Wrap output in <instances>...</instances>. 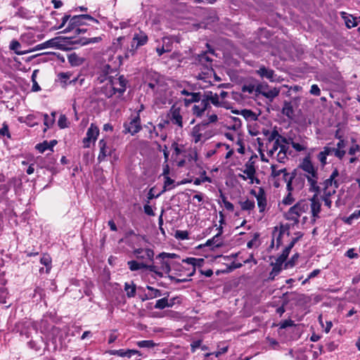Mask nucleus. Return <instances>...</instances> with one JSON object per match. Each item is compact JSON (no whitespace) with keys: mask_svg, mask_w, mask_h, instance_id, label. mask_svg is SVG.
I'll return each instance as SVG.
<instances>
[{"mask_svg":"<svg viewBox=\"0 0 360 360\" xmlns=\"http://www.w3.org/2000/svg\"><path fill=\"white\" fill-rule=\"evenodd\" d=\"M86 20H91L95 23H99L97 19L89 14L75 15L73 16H71L70 14H65L62 18L60 24L56 27L55 29L59 30L64 27L65 24L68 22L67 27L62 32L63 33H68L79 27L81 25H85Z\"/></svg>","mask_w":360,"mask_h":360,"instance_id":"1","label":"nucleus"},{"mask_svg":"<svg viewBox=\"0 0 360 360\" xmlns=\"http://www.w3.org/2000/svg\"><path fill=\"white\" fill-rule=\"evenodd\" d=\"M149 272L153 273L152 277L162 278L165 274H169L171 271V261H167L161 253L154 257L152 261H149Z\"/></svg>","mask_w":360,"mask_h":360,"instance_id":"2","label":"nucleus"},{"mask_svg":"<svg viewBox=\"0 0 360 360\" xmlns=\"http://www.w3.org/2000/svg\"><path fill=\"white\" fill-rule=\"evenodd\" d=\"M299 167L306 172L304 177L307 178L309 184V190H316L319 191L318 169L313 165L309 158H304Z\"/></svg>","mask_w":360,"mask_h":360,"instance_id":"3","label":"nucleus"},{"mask_svg":"<svg viewBox=\"0 0 360 360\" xmlns=\"http://www.w3.org/2000/svg\"><path fill=\"white\" fill-rule=\"evenodd\" d=\"M148 41V35L143 32L142 30H139V32H136L134 34L132 38V41L131 42V48L127 50L125 53L126 58H129L130 56H133L136 54V50L145 44H147Z\"/></svg>","mask_w":360,"mask_h":360,"instance_id":"4","label":"nucleus"},{"mask_svg":"<svg viewBox=\"0 0 360 360\" xmlns=\"http://www.w3.org/2000/svg\"><path fill=\"white\" fill-rule=\"evenodd\" d=\"M111 90L110 91L108 97H112L115 94H119V96L123 95L127 89L128 80L124 75H120L117 78H111L110 79Z\"/></svg>","mask_w":360,"mask_h":360,"instance_id":"5","label":"nucleus"},{"mask_svg":"<svg viewBox=\"0 0 360 360\" xmlns=\"http://www.w3.org/2000/svg\"><path fill=\"white\" fill-rule=\"evenodd\" d=\"M123 128L124 134H130L134 136L139 133L142 129L140 115L136 113L135 115H131L129 121L124 122Z\"/></svg>","mask_w":360,"mask_h":360,"instance_id":"6","label":"nucleus"},{"mask_svg":"<svg viewBox=\"0 0 360 360\" xmlns=\"http://www.w3.org/2000/svg\"><path fill=\"white\" fill-rule=\"evenodd\" d=\"M31 330H35L37 333V323L27 320L16 323L13 328V331L18 333L20 336H25L27 338L30 337Z\"/></svg>","mask_w":360,"mask_h":360,"instance_id":"7","label":"nucleus"},{"mask_svg":"<svg viewBox=\"0 0 360 360\" xmlns=\"http://www.w3.org/2000/svg\"><path fill=\"white\" fill-rule=\"evenodd\" d=\"M67 37H56L54 38H52L44 43L39 44L36 45L34 47H33L31 51H36L38 50H41L47 48H61L63 45H71V44L66 41L65 39Z\"/></svg>","mask_w":360,"mask_h":360,"instance_id":"8","label":"nucleus"},{"mask_svg":"<svg viewBox=\"0 0 360 360\" xmlns=\"http://www.w3.org/2000/svg\"><path fill=\"white\" fill-rule=\"evenodd\" d=\"M37 164L40 168H45L50 171L53 174L58 172L55 167L57 159L52 154H47L45 157H37Z\"/></svg>","mask_w":360,"mask_h":360,"instance_id":"9","label":"nucleus"},{"mask_svg":"<svg viewBox=\"0 0 360 360\" xmlns=\"http://www.w3.org/2000/svg\"><path fill=\"white\" fill-rule=\"evenodd\" d=\"M47 343L51 342L53 346V349L56 350L58 345H62V332L61 330L58 328H52V330L48 332L46 335Z\"/></svg>","mask_w":360,"mask_h":360,"instance_id":"10","label":"nucleus"},{"mask_svg":"<svg viewBox=\"0 0 360 360\" xmlns=\"http://www.w3.org/2000/svg\"><path fill=\"white\" fill-rule=\"evenodd\" d=\"M48 344L41 336L38 335L35 339H32L27 342L29 348L37 352L44 351L47 348Z\"/></svg>","mask_w":360,"mask_h":360,"instance_id":"11","label":"nucleus"},{"mask_svg":"<svg viewBox=\"0 0 360 360\" xmlns=\"http://www.w3.org/2000/svg\"><path fill=\"white\" fill-rule=\"evenodd\" d=\"M66 41L71 44V45L84 46L91 43H96L101 40V37L86 38V37H69L65 39Z\"/></svg>","mask_w":360,"mask_h":360,"instance_id":"12","label":"nucleus"},{"mask_svg":"<svg viewBox=\"0 0 360 360\" xmlns=\"http://www.w3.org/2000/svg\"><path fill=\"white\" fill-rule=\"evenodd\" d=\"M99 134V129L97 126L91 123L89 128L87 129L86 137L83 139L84 147H89L91 141H95Z\"/></svg>","mask_w":360,"mask_h":360,"instance_id":"13","label":"nucleus"},{"mask_svg":"<svg viewBox=\"0 0 360 360\" xmlns=\"http://www.w3.org/2000/svg\"><path fill=\"white\" fill-rule=\"evenodd\" d=\"M256 199L259 212H264L267 205V199L265 191L262 187L259 188Z\"/></svg>","mask_w":360,"mask_h":360,"instance_id":"14","label":"nucleus"},{"mask_svg":"<svg viewBox=\"0 0 360 360\" xmlns=\"http://www.w3.org/2000/svg\"><path fill=\"white\" fill-rule=\"evenodd\" d=\"M256 73L262 78H266L270 82L276 81V75L274 70L266 68L264 65H262L258 70H256Z\"/></svg>","mask_w":360,"mask_h":360,"instance_id":"15","label":"nucleus"},{"mask_svg":"<svg viewBox=\"0 0 360 360\" xmlns=\"http://www.w3.org/2000/svg\"><path fill=\"white\" fill-rule=\"evenodd\" d=\"M170 120L174 124H176L180 128L183 127V117L181 115L180 108L172 106L170 109Z\"/></svg>","mask_w":360,"mask_h":360,"instance_id":"16","label":"nucleus"},{"mask_svg":"<svg viewBox=\"0 0 360 360\" xmlns=\"http://www.w3.org/2000/svg\"><path fill=\"white\" fill-rule=\"evenodd\" d=\"M204 103L210 104L211 102L214 105L217 107L221 106L219 101V95L217 94H213L210 91H205L203 98L201 100Z\"/></svg>","mask_w":360,"mask_h":360,"instance_id":"17","label":"nucleus"},{"mask_svg":"<svg viewBox=\"0 0 360 360\" xmlns=\"http://www.w3.org/2000/svg\"><path fill=\"white\" fill-rule=\"evenodd\" d=\"M98 146L100 148V153L98 156V160L99 162H101L103 161L107 156L111 155V150L107 146V143L104 139L99 141Z\"/></svg>","mask_w":360,"mask_h":360,"instance_id":"18","label":"nucleus"},{"mask_svg":"<svg viewBox=\"0 0 360 360\" xmlns=\"http://www.w3.org/2000/svg\"><path fill=\"white\" fill-rule=\"evenodd\" d=\"M127 266L131 271H136L141 269L149 271V264L146 262H139L136 260H130L127 262Z\"/></svg>","mask_w":360,"mask_h":360,"instance_id":"19","label":"nucleus"},{"mask_svg":"<svg viewBox=\"0 0 360 360\" xmlns=\"http://www.w3.org/2000/svg\"><path fill=\"white\" fill-rule=\"evenodd\" d=\"M199 63L204 66L205 70L207 71H213L212 68V59L208 56L207 52H202L198 55Z\"/></svg>","mask_w":360,"mask_h":360,"instance_id":"20","label":"nucleus"},{"mask_svg":"<svg viewBox=\"0 0 360 360\" xmlns=\"http://www.w3.org/2000/svg\"><path fill=\"white\" fill-rule=\"evenodd\" d=\"M308 210V205L304 200H300L295 205L290 207V212L295 213L298 217L301 214L305 212Z\"/></svg>","mask_w":360,"mask_h":360,"instance_id":"21","label":"nucleus"},{"mask_svg":"<svg viewBox=\"0 0 360 360\" xmlns=\"http://www.w3.org/2000/svg\"><path fill=\"white\" fill-rule=\"evenodd\" d=\"M284 263L283 261L278 260L276 259V262H271V265L273 266L271 271L269 273L268 279L269 281H274L275 277L279 274L282 270V265Z\"/></svg>","mask_w":360,"mask_h":360,"instance_id":"22","label":"nucleus"},{"mask_svg":"<svg viewBox=\"0 0 360 360\" xmlns=\"http://www.w3.org/2000/svg\"><path fill=\"white\" fill-rule=\"evenodd\" d=\"M134 256L137 259L141 254L145 253L146 258L148 261H152L154 259L155 252L150 248H136L132 252Z\"/></svg>","mask_w":360,"mask_h":360,"instance_id":"23","label":"nucleus"},{"mask_svg":"<svg viewBox=\"0 0 360 360\" xmlns=\"http://www.w3.org/2000/svg\"><path fill=\"white\" fill-rule=\"evenodd\" d=\"M183 262L193 266V271L188 274L189 276H191L195 272V266H202L205 262V259L202 258L187 257L186 259H183Z\"/></svg>","mask_w":360,"mask_h":360,"instance_id":"24","label":"nucleus"},{"mask_svg":"<svg viewBox=\"0 0 360 360\" xmlns=\"http://www.w3.org/2000/svg\"><path fill=\"white\" fill-rule=\"evenodd\" d=\"M245 169L243 171L245 174L248 179H250V183H253L254 176L256 174V169L255 167V162L251 161V159L248 161L245 165Z\"/></svg>","mask_w":360,"mask_h":360,"instance_id":"25","label":"nucleus"},{"mask_svg":"<svg viewBox=\"0 0 360 360\" xmlns=\"http://www.w3.org/2000/svg\"><path fill=\"white\" fill-rule=\"evenodd\" d=\"M211 108L210 104L204 103L202 101L199 105H194L192 108L193 114L198 117L202 116L204 112Z\"/></svg>","mask_w":360,"mask_h":360,"instance_id":"26","label":"nucleus"},{"mask_svg":"<svg viewBox=\"0 0 360 360\" xmlns=\"http://www.w3.org/2000/svg\"><path fill=\"white\" fill-rule=\"evenodd\" d=\"M20 48H21V44H20V42L18 41L13 39L11 41L10 45H9V49L11 51H13L15 54L21 56V55H24V54L32 52L31 49L22 51V50H20Z\"/></svg>","mask_w":360,"mask_h":360,"instance_id":"27","label":"nucleus"},{"mask_svg":"<svg viewBox=\"0 0 360 360\" xmlns=\"http://www.w3.org/2000/svg\"><path fill=\"white\" fill-rule=\"evenodd\" d=\"M6 283V281L4 276L0 274V302L1 303H6V297L7 295L6 288H5Z\"/></svg>","mask_w":360,"mask_h":360,"instance_id":"28","label":"nucleus"},{"mask_svg":"<svg viewBox=\"0 0 360 360\" xmlns=\"http://www.w3.org/2000/svg\"><path fill=\"white\" fill-rule=\"evenodd\" d=\"M124 291L126 292V295L129 298L134 297L136 295V286L134 283V281H131V283L126 282L124 286Z\"/></svg>","mask_w":360,"mask_h":360,"instance_id":"29","label":"nucleus"},{"mask_svg":"<svg viewBox=\"0 0 360 360\" xmlns=\"http://www.w3.org/2000/svg\"><path fill=\"white\" fill-rule=\"evenodd\" d=\"M223 240L221 237H219L217 235L214 236L212 238L208 239L203 246H212L214 248H221L223 246Z\"/></svg>","mask_w":360,"mask_h":360,"instance_id":"30","label":"nucleus"},{"mask_svg":"<svg viewBox=\"0 0 360 360\" xmlns=\"http://www.w3.org/2000/svg\"><path fill=\"white\" fill-rule=\"evenodd\" d=\"M40 331L42 334L46 335L48 332L52 330V328L56 326L51 325L49 321L46 319H42L39 323Z\"/></svg>","mask_w":360,"mask_h":360,"instance_id":"31","label":"nucleus"},{"mask_svg":"<svg viewBox=\"0 0 360 360\" xmlns=\"http://www.w3.org/2000/svg\"><path fill=\"white\" fill-rule=\"evenodd\" d=\"M68 59L72 66H79L82 65L84 61L83 58L78 56L75 53L69 54Z\"/></svg>","mask_w":360,"mask_h":360,"instance_id":"32","label":"nucleus"},{"mask_svg":"<svg viewBox=\"0 0 360 360\" xmlns=\"http://www.w3.org/2000/svg\"><path fill=\"white\" fill-rule=\"evenodd\" d=\"M281 112L284 115L292 119L294 115V110L291 103L285 101Z\"/></svg>","mask_w":360,"mask_h":360,"instance_id":"33","label":"nucleus"},{"mask_svg":"<svg viewBox=\"0 0 360 360\" xmlns=\"http://www.w3.org/2000/svg\"><path fill=\"white\" fill-rule=\"evenodd\" d=\"M239 204H240L241 210L243 211L250 212V211L253 210L255 207V203L253 200H251L247 199L246 200H245L243 202L240 201Z\"/></svg>","mask_w":360,"mask_h":360,"instance_id":"34","label":"nucleus"},{"mask_svg":"<svg viewBox=\"0 0 360 360\" xmlns=\"http://www.w3.org/2000/svg\"><path fill=\"white\" fill-rule=\"evenodd\" d=\"M146 288L148 290V293L146 294V299H153L159 297L162 295V292L159 289L154 288L150 285H147Z\"/></svg>","mask_w":360,"mask_h":360,"instance_id":"35","label":"nucleus"},{"mask_svg":"<svg viewBox=\"0 0 360 360\" xmlns=\"http://www.w3.org/2000/svg\"><path fill=\"white\" fill-rule=\"evenodd\" d=\"M279 89H277L276 88H273L272 89L266 91L264 90V92H262V96L265 98H268L270 102H272L273 100L278 96L279 94Z\"/></svg>","mask_w":360,"mask_h":360,"instance_id":"36","label":"nucleus"},{"mask_svg":"<svg viewBox=\"0 0 360 360\" xmlns=\"http://www.w3.org/2000/svg\"><path fill=\"white\" fill-rule=\"evenodd\" d=\"M154 307L158 309H164L166 307H172V304H168L167 297H163L156 301Z\"/></svg>","mask_w":360,"mask_h":360,"instance_id":"37","label":"nucleus"},{"mask_svg":"<svg viewBox=\"0 0 360 360\" xmlns=\"http://www.w3.org/2000/svg\"><path fill=\"white\" fill-rule=\"evenodd\" d=\"M323 195L321 197L322 200L324 202V204L326 207L330 208L331 207V200H330V197L335 193V190L333 189L332 191H323Z\"/></svg>","mask_w":360,"mask_h":360,"instance_id":"38","label":"nucleus"},{"mask_svg":"<svg viewBox=\"0 0 360 360\" xmlns=\"http://www.w3.org/2000/svg\"><path fill=\"white\" fill-rule=\"evenodd\" d=\"M136 345L141 348L152 349L158 345L153 340H141L137 342Z\"/></svg>","mask_w":360,"mask_h":360,"instance_id":"39","label":"nucleus"},{"mask_svg":"<svg viewBox=\"0 0 360 360\" xmlns=\"http://www.w3.org/2000/svg\"><path fill=\"white\" fill-rule=\"evenodd\" d=\"M245 120L255 121L257 119V115L251 110L244 109L240 113Z\"/></svg>","mask_w":360,"mask_h":360,"instance_id":"40","label":"nucleus"},{"mask_svg":"<svg viewBox=\"0 0 360 360\" xmlns=\"http://www.w3.org/2000/svg\"><path fill=\"white\" fill-rule=\"evenodd\" d=\"M360 218V210L354 211L352 214L349 217L343 219V221L349 225H351L354 219H358Z\"/></svg>","mask_w":360,"mask_h":360,"instance_id":"41","label":"nucleus"},{"mask_svg":"<svg viewBox=\"0 0 360 360\" xmlns=\"http://www.w3.org/2000/svg\"><path fill=\"white\" fill-rule=\"evenodd\" d=\"M321 202H314L311 203V212L312 214V217H319V214L321 212Z\"/></svg>","mask_w":360,"mask_h":360,"instance_id":"42","label":"nucleus"},{"mask_svg":"<svg viewBox=\"0 0 360 360\" xmlns=\"http://www.w3.org/2000/svg\"><path fill=\"white\" fill-rule=\"evenodd\" d=\"M201 124L195 125L193 128L192 136L194 137L195 143H198L200 141L202 134L200 133Z\"/></svg>","mask_w":360,"mask_h":360,"instance_id":"43","label":"nucleus"},{"mask_svg":"<svg viewBox=\"0 0 360 360\" xmlns=\"http://www.w3.org/2000/svg\"><path fill=\"white\" fill-rule=\"evenodd\" d=\"M231 120L233 123V124L227 127L228 129L236 131L241 127V120L240 118L236 117H231Z\"/></svg>","mask_w":360,"mask_h":360,"instance_id":"44","label":"nucleus"},{"mask_svg":"<svg viewBox=\"0 0 360 360\" xmlns=\"http://www.w3.org/2000/svg\"><path fill=\"white\" fill-rule=\"evenodd\" d=\"M290 145L297 152L304 151L307 148L306 144L297 143L293 139L291 140Z\"/></svg>","mask_w":360,"mask_h":360,"instance_id":"45","label":"nucleus"},{"mask_svg":"<svg viewBox=\"0 0 360 360\" xmlns=\"http://www.w3.org/2000/svg\"><path fill=\"white\" fill-rule=\"evenodd\" d=\"M71 76H72V73H70V72H63L58 73V79L60 80V82L61 83L65 84V85L67 84L68 80L70 79Z\"/></svg>","mask_w":360,"mask_h":360,"instance_id":"46","label":"nucleus"},{"mask_svg":"<svg viewBox=\"0 0 360 360\" xmlns=\"http://www.w3.org/2000/svg\"><path fill=\"white\" fill-rule=\"evenodd\" d=\"M40 262L41 264L44 265L47 269H51V258L49 255L44 254L40 259Z\"/></svg>","mask_w":360,"mask_h":360,"instance_id":"47","label":"nucleus"},{"mask_svg":"<svg viewBox=\"0 0 360 360\" xmlns=\"http://www.w3.org/2000/svg\"><path fill=\"white\" fill-rule=\"evenodd\" d=\"M292 248L290 247V245L286 246L283 250L282 253L277 257L278 258V260L285 262L288 257V255Z\"/></svg>","mask_w":360,"mask_h":360,"instance_id":"48","label":"nucleus"},{"mask_svg":"<svg viewBox=\"0 0 360 360\" xmlns=\"http://www.w3.org/2000/svg\"><path fill=\"white\" fill-rule=\"evenodd\" d=\"M295 176H296V171L294 170V172L291 173V175L289 177V179L288 180L286 188H287V191H288V193H292V191H293V187H292V180L294 179H295Z\"/></svg>","mask_w":360,"mask_h":360,"instance_id":"49","label":"nucleus"},{"mask_svg":"<svg viewBox=\"0 0 360 360\" xmlns=\"http://www.w3.org/2000/svg\"><path fill=\"white\" fill-rule=\"evenodd\" d=\"M271 176L274 178L280 176L281 174H283L286 171L285 168L277 170L276 166L274 165H272L271 166Z\"/></svg>","mask_w":360,"mask_h":360,"instance_id":"50","label":"nucleus"},{"mask_svg":"<svg viewBox=\"0 0 360 360\" xmlns=\"http://www.w3.org/2000/svg\"><path fill=\"white\" fill-rule=\"evenodd\" d=\"M58 127L60 129L68 127V120L65 115H61L58 121Z\"/></svg>","mask_w":360,"mask_h":360,"instance_id":"51","label":"nucleus"},{"mask_svg":"<svg viewBox=\"0 0 360 360\" xmlns=\"http://www.w3.org/2000/svg\"><path fill=\"white\" fill-rule=\"evenodd\" d=\"M44 124L47 127H51L54 123V117H50L47 114H44Z\"/></svg>","mask_w":360,"mask_h":360,"instance_id":"52","label":"nucleus"},{"mask_svg":"<svg viewBox=\"0 0 360 360\" xmlns=\"http://www.w3.org/2000/svg\"><path fill=\"white\" fill-rule=\"evenodd\" d=\"M48 141H44L42 143L36 145L35 148L40 153H44L45 150H49Z\"/></svg>","mask_w":360,"mask_h":360,"instance_id":"53","label":"nucleus"},{"mask_svg":"<svg viewBox=\"0 0 360 360\" xmlns=\"http://www.w3.org/2000/svg\"><path fill=\"white\" fill-rule=\"evenodd\" d=\"M162 46L163 47L169 49V52L172 49V41L170 37H162Z\"/></svg>","mask_w":360,"mask_h":360,"instance_id":"54","label":"nucleus"},{"mask_svg":"<svg viewBox=\"0 0 360 360\" xmlns=\"http://www.w3.org/2000/svg\"><path fill=\"white\" fill-rule=\"evenodd\" d=\"M295 235L296 237L293 238L291 240V242L288 244L290 247L293 248L295 243L299 241L304 236V233L301 231H297L295 233Z\"/></svg>","mask_w":360,"mask_h":360,"instance_id":"55","label":"nucleus"},{"mask_svg":"<svg viewBox=\"0 0 360 360\" xmlns=\"http://www.w3.org/2000/svg\"><path fill=\"white\" fill-rule=\"evenodd\" d=\"M0 136H6L8 138H11L8 126L6 122L3 123L2 127L0 129Z\"/></svg>","mask_w":360,"mask_h":360,"instance_id":"56","label":"nucleus"},{"mask_svg":"<svg viewBox=\"0 0 360 360\" xmlns=\"http://www.w3.org/2000/svg\"><path fill=\"white\" fill-rule=\"evenodd\" d=\"M175 237L181 240H186L188 238V233L186 231L178 230L175 233Z\"/></svg>","mask_w":360,"mask_h":360,"instance_id":"57","label":"nucleus"},{"mask_svg":"<svg viewBox=\"0 0 360 360\" xmlns=\"http://www.w3.org/2000/svg\"><path fill=\"white\" fill-rule=\"evenodd\" d=\"M217 120H218L217 115L216 114H212V115H210L208 117V120L207 121H202L201 122V124L202 126L205 127V126H207L210 123H213V122H217Z\"/></svg>","mask_w":360,"mask_h":360,"instance_id":"58","label":"nucleus"},{"mask_svg":"<svg viewBox=\"0 0 360 360\" xmlns=\"http://www.w3.org/2000/svg\"><path fill=\"white\" fill-rule=\"evenodd\" d=\"M294 326L295 323L293 321H292L291 319H286L280 323L279 328L283 329Z\"/></svg>","mask_w":360,"mask_h":360,"instance_id":"59","label":"nucleus"},{"mask_svg":"<svg viewBox=\"0 0 360 360\" xmlns=\"http://www.w3.org/2000/svg\"><path fill=\"white\" fill-rule=\"evenodd\" d=\"M203 182L211 183L212 179L209 176H205L202 178H196L193 181L194 184L196 186L200 185Z\"/></svg>","mask_w":360,"mask_h":360,"instance_id":"60","label":"nucleus"},{"mask_svg":"<svg viewBox=\"0 0 360 360\" xmlns=\"http://www.w3.org/2000/svg\"><path fill=\"white\" fill-rule=\"evenodd\" d=\"M298 257H299V254L298 253L295 254L291 257V259L285 263V268L287 269L288 267L294 266L295 264V260L297 259Z\"/></svg>","mask_w":360,"mask_h":360,"instance_id":"61","label":"nucleus"},{"mask_svg":"<svg viewBox=\"0 0 360 360\" xmlns=\"http://www.w3.org/2000/svg\"><path fill=\"white\" fill-rule=\"evenodd\" d=\"M295 201V198L292 197L291 193H288V195L283 199V204L285 205H290Z\"/></svg>","mask_w":360,"mask_h":360,"instance_id":"62","label":"nucleus"},{"mask_svg":"<svg viewBox=\"0 0 360 360\" xmlns=\"http://www.w3.org/2000/svg\"><path fill=\"white\" fill-rule=\"evenodd\" d=\"M278 136H280L278 131H277L276 129H274L270 132L269 136L268 137V141L271 142L274 140L276 141L278 138Z\"/></svg>","mask_w":360,"mask_h":360,"instance_id":"63","label":"nucleus"},{"mask_svg":"<svg viewBox=\"0 0 360 360\" xmlns=\"http://www.w3.org/2000/svg\"><path fill=\"white\" fill-rule=\"evenodd\" d=\"M11 189V186L9 184H1L0 185V195L5 196L7 193Z\"/></svg>","mask_w":360,"mask_h":360,"instance_id":"64","label":"nucleus"}]
</instances>
